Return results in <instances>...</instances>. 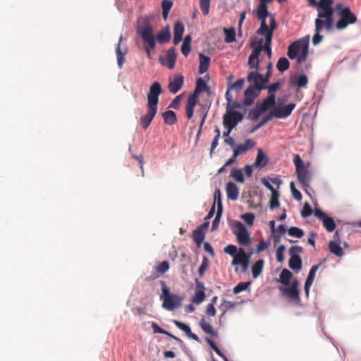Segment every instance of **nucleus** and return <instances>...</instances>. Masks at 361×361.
<instances>
[{
    "instance_id": "09e8293b",
    "label": "nucleus",
    "mask_w": 361,
    "mask_h": 361,
    "mask_svg": "<svg viewBox=\"0 0 361 361\" xmlns=\"http://www.w3.org/2000/svg\"><path fill=\"white\" fill-rule=\"evenodd\" d=\"M209 265V261L207 257H203L201 265L198 269V274L200 277L203 276L205 271L208 269Z\"/></svg>"
},
{
    "instance_id": "f03ea898",
    "label": "nucleus",
    "mask_w": 361,
    "mask_h": 361,
    "mask_svg": "<svg viewBox=\"0 0 361 361\" xmlns=\"http://www.w3.org/2000/svg\"><path fill=\"white\" fill-rule=\"evenodd\" d=\"M137 32L142 41L147 44L145 51L147 57L151 58V50L156 47V38L154 35L153 27L147 17H142L138 19Z\"/></svg>"
},
{
    "instance_id": "a19ab883",
    "label": "nucleus",
    "mask_w": 361,
    "mask_h": 361,
    "mask_svg": "<svg viewBox=\"0 0 361 361\" xmlns=\"http://www.w3.org/2000/svg\"><path fill=\"white\" fill-rule=\"evenodd\" d=\"M289 66H290L289 61L285 57L280 58L278 60L277 63H276L277 69L281 73L288 70L289 68Z\"/></svg>"
},
{
    "instance_id": "f704fd0d",
    "label": "nucleus",
    "mask_w": 361,
    "mask_h": 361,
    "mask_svg": "<svg viewBox=\"0 0 361 361\" xmlns=\"http://www.w3.org/2000/svg\"><path fill=\"white\" fill-rule=\"evenodd\" d=\"M264 261L263 259L257 260L252 267V273L254 279L257 278L262 272Z\"/></svg>"
},
{
    "instance_id": "37998d69",
    "label": "nucleus",
    "mask_w": 361,
    "mask_h": 361,
    "mask_svg": "<svg viewBox=\"0 0 361 361\" xmlns=\"http://www.w3.org/2000/svg\"><path fill=\"white\" fill-rule=\"evenodd\" d=\"M225 42L226 43H231L235 41V30L233 27L229 29H224Z\"/></svg>"
},
{
    "instance_id": "13d9d810",
    "label": "nucleus",
    "mask_w": 361,
    "mask_h": 361,
    "mask_svg": "<svg viewBox=\"0 0 361 361\" xmlns=\"http://www.w3.org/2000/svg\"><path fill=\"white\" fill-rule=\"evenodd\" d=\"M224 252L234 257L238 254V250L234 245H228L224 250Z\"/></svg>"
},
{
    "instance_id": "a211bd4d",
    "label": "nucleus",
    "mask_w": 361,
    "mask_h": 361,
    "mask_svg": "<svg viewBox=\"0 0 361 361\" xmlns=\"http://www.w3.org/2000/svg\"><path fill=\"white\" fill-rule=\"evenodd\" d=\"M242 119L243 115L241 113L236 111H228L224 116L223 124L224 127L233 126V128Z\"/></svg>"
},
{
    "instance_id": "473e14b6",
    "label": "nucleus",
    "mask_w": 361,
    "mask_h": 361,
    "mask_svg": "<svg viewBox=\"0 0 361 361\" xmlns=\"http://www.w3.org/2000/svg\"><path fill=\"white\" fill-rule=\"evenodd\" d=\"M162 117L164 123L167 125L171 126L177 122L176 113L171 110H168L162 114Z\"/></svg>"
},
{
    "instance_id": "393cba45",
    "label": "nucleus",
    "mask_w": 361,
    "mask_h": 361,
    "mask_svg": "<svg viewBox=\"0 0 361 361\" xmlns=\"http://www.w3.org/2000/svg\"><path fill=\"white\" fill-rule=\"evenodd\" d=\"M323 28H325V26H323L322 22L320 21V20L319 19H315V34L314 35L312 38V43L314 45L319 44L323 39V36L320 35V32H322Z\"/></svg>"
},
{
    "instance_id": "c85d7f7f",
    "label": "nucleus",
    "mask_w": 361,
    "mask_h": 361,
    "mask_svg": "<svg viewBox=\"0 0 361 361\" xmlns=\"http://www.w3.org/2000/svg\"><path fill=\"white\" fill-rule=\"evenodd\" d=\"M269 162L268 157L264 153L262 149H258L257 155L255 159V166L257 168H263L267 165Z\"/></svg>"
},
{
    "instance_id": "a878e982",
    "label": "nucleus",
    "mask_w": 361,
    "mask_h": 361,
    "mask_svg": "<svg viewBox=\"0 0 361 361\" xmlns=\"http://www.w3.org/2000/svg\"><path fill=\"white\" fill-rule=\"evenodd\" d=\"M226 190L228 200L234 201L238 199L239 195V189L235 183L232 182L228 183L226 185Z\"/></svg>"
},
{
    "instance_id": "5701e85b",
    "label": "nucleus",
    "mask_w": 361,
    "mask_h": 361,
    "mask_svg": "<svg viewBox=\"0 0 361 361\" xmlns=\"http://www.w3.org/2000/svg\"><path fill=\"white\" fill-rule=\"evenodd\" d=\"M255 145V142L250 139H247L244 144H240L236 146L233 149L234 158L238 156L245 153L247 150L252 148Z\"/></svg>"
},
{
    "instance_id": "e2e57ef3",
    "label": "nucleus",
    "mask_w": 361,
    "mask_h": 361,
    "mask_svg": "<svg viewBox=\"0 0 361 361\" xmlns=\"http://www.w3.org/2000/svg\"><path fill=\"white\" fill-rule=\"evenodd\" d=\"M205 341L219 357H223V353L219 350L216 343L212 339L206 337Z\"/></svg>"
},
{
    "instance_id": "4468645a",
    "label": "nucleus",
    "mask_w": 361,
    "mask_h": 361,
    "mask_svg": "<svg viewBox=\"0 0 361 361\" xmlns=\"http://www.w3.org/2000/svg\"><path fill=\"white\" fill-rule=\"evenodd\" d=\"M259 5L256 11H253V13L256 15L257 18L262 23H267L266 19L269 18V25H270L271 17L275 18L274 15L270 13L268 11L267 3L271 2L272 0H259Z\"/></svg>"
},
{
    "instance_id": "58836bf2",
    "label": "nucleus",
    "mask_w": 361,
    "mask_h": 361,
    "mask_svg": "<svg viewBox=\"0 0 361 361\" xmlns=\"http://www.w3.org/2000/svg\"><path fill=\"white\" fill-rule=\"evenodd\" d=\"M329 250L331 253L335 255L337 257H342L343 255V252L341 245L334 241H330L329 244Z\"/></svg>"
},
{
    "instance_id": "e433bc0d",
    "label": "nucleus",
    "mask_w": 361,
    "mask_h": 361,
    "mask_svg": "<svg viewBox=\"0 0 361 361\" xmlns=\"http://www.w3.org/2000/svg\"><path fill=\"white\" fill-rule=\"evenodd\" d=\"M192 238L197 246H200L204 239V231L201 228H197L193 231Z\"/></svg>"
},
{
    "instance_id": "9b49d317",
    "label": "nucleus",
    "mask_w": 361,
    "mask_h": 361,
    "mask_svg": "<svg viewBox=\"0 0 361 361\" xmlns=\"http://www.w3.org/2000/svg\"><path fill=\"white\" fill-rule=\"evenodd\" d=\"M163 92L161 85L159 82H154L149 87L147 95V107L158 109L159 97Z\"/></svg>"
},
{
    "instance_id": "4d7b16f0",
    "label": "nucleus",
    "mask_w": 361,
    "mask_h": 361,
    "mask_svg": "<svg viewBox=\"0 0 361 361\" xmlns=\"http://www.w3.org/2000/svg\"><path fill=\"white\" fill-rule=\"evenodd\" d=\"M250 285V282H240L233 288V293L238 294L245 290Z\"/></svg>"
},
{
    "instance_id": "5fc2aeb1",
    "label": "nucleus",
    "mask_w": 361,
    "mask_h": 361,
    "mask_svg": "<svg viewBox=\"0 0 361 361\" xmlns=\"http://www.w3.org/2000/svg\"><path fill=\"white\" fill-rule=\"evenodd\" d=\"M319 265H320V264H318L314 265L311 267L305 282L310 283H313L314 279L315 273L318 270Z\"/></svg>"
},
{
    "instance_id": "c03bdc74",
    "label": "nucleus",
    "mask_w": 361,
    "mask_h": 361,
    "mask_svg": "<svg viewBox=\"0 0 361 361\" xmlns=\"http://www.w3.org/2000/svg\"><path fill=\"white\" fill-rule=\"evenodd\" d=\"M244 83L245 80L243 78H240L235 82L228 85V91L233 90L235 92H239L242 90Z\"/></svg>"
},
{
    "instance_id": "7ed1b4c3",
    "label": "nucleus",
    "mask_w": 361,
    "mask_h": 361,
    "mask_svg": "<svg viewBox=\"0 0 361 361\" xmlns=\"http://www.w3.org/2000/svg\"><path fill=\"white\" fill-rule=\"evenodd\" d=\"M309 42L310 37L308 35L293 42L288 48V56L290 59L297 58L298 63H302L307 58Z\"/></svg>"
},
{
    "instance_id": "2eb2a0df",
    "label": "nucleus",
    "mask_w": 361,
    "mask_h": 361,
    "mask_svg": "<svg viewBox=\"0 0 361 361\" xmlns=\"http://www.w3.org/2000/svg\"><path fill=\"white\" fill-rule=\"evenodd\" d=\"M250 257L251 254L245 252L244 249L240 247L238 249V254L234 256L231 264L233 266L240 264L243 271H246L250 264Z\"/></svg>"
},
{
    "instance_id": "dca6fc26",
    "label": "nucleus",
    "mask_w": 361,
    "mask_h": 361,
    "mask_svg": "<svg viewBox=\"0 0 361 361\" xmlns=\"http://www.w3.org/2000/svg\"><path fill=\"white\" fill-rule=\"evenodd\" d=\"M298 281H293L289 287H280L281 293L294 301H300V293L298 290Z\"/></svg>"
},
{
    "instance_id": "6e6d98bb",
    "label": "nucleus",
    "mask_w": 361,
    "mask_h": 361,
    "mask_svg": "<svg viewBox=\"0 0 361 361\" xmlns=\"http://www.w3.org/2000/svg\"><path fill=\"white\" fill-rule=\"evenodd\" d=\"M234 306H235L234 302H231V301H227V300H223L222 304L221 305V307H220V308L223 311V313L221 315V317H223L228 310L233 308Z\"/></svg>"
},
{
    "instance_id": "79ce46f5",
    "label": "nucleus",
    "mask_w": 361,
    "mask_h": 361,
    "mask_svg": "<svg viewBox=\"0 0 361 361\" xmlns=\"http://www.w3.org/2000/svg\"><path fill=\"white\" fill-rule=\"evenodd\" d=\"M280 206L279 202V191L271 193V197L269 201V207L271 209H274Z\"/></svg>"
},
{
    "instance_id": "c756f323",
    "label": "nucleus",
    "mask_w": 361,
    "mask_h": 361,
    "mask_svg": "<svg viewBox=\"0 0 361 361\" xmlns=\"http://www.w3.org/2000/svg\"><path fill=\"white\" fill-rule=\"evenodd\" d=\"M151 326H152V328L153 329L154 333L165 334V335L172 338L173 339H174L175 341H176L177 342H178L180 343H183L181 339H180L179 338H178L176 336H173V334H171L169 331L161 329V327L159 326V325L157 323L152 322V324H151Z\"/></svg>"
},
{
    "instance_id": "a18cd8bd",
    "label": "nucleus",
    "mask_w": 361,
    "mask_h": 361,
    "mask_svg": "<svg viewBox=\"0 0 361 361\" xmlns=\"http://www.w3.org/2000/svg\"><path fill=\"white\" fill-rule=\"evenodd\" d=\"M205 298V292L203 290H196L194 296L192 298V302L200 304Z\"/></svg>"
},
{
    "instance_id": "ddd939ff",
    "label": "nucleus",
    "mask_w": 361,
    "mask_h": 361,
    "mask_svg": "<svg viewBox=\"0 0 361 361\" xmlns=\"http://www.w3.org/2000/svg\"><path fill=\"white\" fill-rule=\"evenodd\" d=\"M302 247L300 246H292L289 250L290 257L289 259L288 265L293 270H299L302 267V260L299 256V253L302 252Z\"/></svg>"
},
{
    "instance_id": "3c124183",
    "label": "nucleus",
    "mask_w": 361,
    "mask_h": 361,
    "mask_svg": "<svg viewBox=\"0 0 361 361\" xmlns=\"http://www.w3.org/2000/svg\"><path fill=\"white\" fill-rule=\"evenodd\" d=\"M288 233L290 236L296 237L298 238L304 235V232L301 228L295 226H292L288 230Z\"/></svg>"
},
{
    "instance_id": "864d4df0",
    "label": "nucleus",
    "mask_w": 361,
    "mask_h": 361,
    "mask_svg": "<svg viewBox=\"0 0 361 361\" xmlns=\"http://www.w3.org/2000/svg\"><path fill=\"white\" fill-rule=\"evenodd\" d=\"M286 232V228L285 225L281 224L279 225L275 231V234L274 235L275 242H279L281 239L282 235H283Z\"/></svg>"
},
{
    "instance_id": "412c9836",
    "label": "nucleus",
    "mask_w": 361,
    "mask_h": 361,
    "mask_svg": "<svg viewBox=\"0 0 361 361\" xmlns=\"http://www.w3.org/2000/svg\"><path fill=\"white\" fill-rule=\"evenodd\" d=\"M170 267L169 262L168 261H163L155 267L154 271L151 276L146 278L147 281H152L159 278L160 276L165 274Z\"/></svg>"
},
{
    "instance_id": "72a5a7b5",
    "label": "nucleus",
    "mask_w": 361,
    "mask_h": 361,
    "mask_svg": "<svg viewBox=\"0 0 361 361\" xmlns=\"http://www.w3.org/2000/svg\"><path fill=\"white\" fill-rule=\"evenodd\" d=\"M200 326L206 334H211L213 336H217V332L214 329L212 324L204 319L200 320Z\"/></svg>"
},
{
    "instance_id": "4be33fe9",
    "label": "nucleus",
    "mask_w": 361,
    "mask_h": 361,
    "mask_svg": "<svg viewBox=\"0 0 361 361\" xmlns=\"http://www.w3.org/2000/svg\"><path fill=\"white\" fill-rule=\"evenodd\" d=\"M157 113V109L147 107V113L140 118V125L144 129L148 128Z\"/></svg>"
},
{
    "instance_id": "f8f14e48",
    "label": "nucleus",
    "mask_w": 361,
    "mask_h": 361,
    "mask_svg": "<svg viewBox=\"0 0 361 361\" xmlns=\"http://www.w3.org/2000/svg\"><path fill=\"white\" fill-rule=\"evenodd\" d=\"M235 228L234 233L238 244L241 246L249 245L251 242V238L245 226L242 222L237 221L235 224Z\"/></svg>"
},
{
    "instance_id": "39448f33",
    "label": "nucleus",
    "mask_w": 361,
    "mask_h": 361,
    "mask_svg": "<svg viewBox=\"0 0 361 361\" xmlns=\"http://www.w3.org/2000/svg\"><path fill=\"white\" fill-rule=\"evenodd\" d=\"M209 90V86L206 82L202 78H199L196 80V87L193 94L189 96L186 106L185 113L186 116L188 119H190L193 116L194 107L197 102V96L200 93Z\"/></svg>"
},
{
    "instance_id": "49530a36",
    "label": "nucleus",
    "mask_w": 361,
    "mask_h": 361,
    "mask_svg": "<svg viewBox=\"0 0 361 361\" xmlns=\"http://www.w3.org/2000/svg\"><path fill=\"white\" fill-rule=\"evenodd\" d=\"M231 176L233 178H234L237 182L243 183L244 182V176L241 169H233L231 171Z\"/></svg>"
},
{
    "instance_id": "f3484780",
    "label": "nucleus",
    "mask_w": 361,
    "mask_h": 361,
    "mask_svg": "<svg viewBox=\"0 0 361 361\" xmlns=\"http://www.w3.org/2000/svg\"><path fill=\"white\" fill-rule=\"evenodd\" d=\"M295 104L293 103L288 104L286 106H281L278 105L276 107H275L274 109H272L270 112L271 115L273 116V118H286L288 117L293 110L295 109Z\"/></svg>"
},
{
    "instance_id": "6ab92c4d",
    "label": "nucleus",
    "mask_w": 361,
    "mask_h": 361,
    "mask_svg": "<svg viewBox=\"0 0 361 361\" xmlns=\"http://www.w3.org/2000/svg\"><path fill=\"white\" fill-rule=\"evenodd\" d=\"M262 90L257 88L254 86L249 85V87L245 91V99L243 104L245 106H249L252 105L255 99L259 95L260 92Z\"/></svg>"
},
{
    "instance_id": "6e6552de",
    "label": "nucleus",
    "mask_w": 361,
    "mask_h": 361,
    "mask_svg": "<svg viewBox=\"0 0 361 361\" xmlns=\"http://www.w3.org/2000/svg\"><path fill=\"white\" fill-rule=\"evenodd\" d=\"M275 103V94H269L261 103H257L255 107L250 111L247 118L252 121L257 120L264 112L274 106Z\"/></svg>"
},
{
    "instance_id": "b1692460",
    "label": "nucleus",
    "mask_w": 361,
    "mask_h": 361,
    "mask_svg": "<svg viewBox=\"0 0 361 361\" xmlns=\"http://www.w3.org/2000/svg\"><path fill=\"white\" fill-rule=\"evenodd\" d=\"M173 323L177 328L185 332L189 338L200 342L199 337L191 331L190 327L188 325L178 320H173Z\"/></svg>"
},
{
    "instance_id": "9d476101",
    "label": "nucleus",
    "mask_w": 361,
    "mask_h": 361,
    "mask_svg": "<svg viewBox=\"0 0 361 361\" xmlns=\"http://www.w3.org/2000/svg\"><path fill=\"white\" fill-rule=\"evenodd\" d=\"M317 5L318 17L316 19L322 22L323 26L327 31H331L334 26V8L332 6H323L319 4Z\"/></svg>"
},
{
    "instance_id": "cd10ccee",
    "label": "nucleus",
    "mask_w": 361,
    "mask_h": 361,
    "mask_svg": "<svg viewBox=\"0 0 361 361\" xmlns=\"http://www.w3.org/2000/svg\"><path fill=\"white\" fill-rule=\"evenodd\" d=\"M185 28L180 22H177L174 26L173 44L177 45L182 40Z\"/></svg>"
},
{
    "instance_id": "0e129e2a",
    "label": "nucleus",
    "mask_w": 361,
    "mask_h": 361,
    "mask_svg": "<svg viewBox=\"0 0 361 361\" xmlns=\"http://www.w3.org/2000/svg\"><path fill=\"white\" fill-rule=\"evenodd\" d=\"M241 218L250 226L253 225L255 215L252 213H246L241 216Z\"/></svg>"
},
{
    "instance_id": "8fccbe9b",
    "label": "nucleus",
    "mask_w": 361,
    "mask_h": 361,
    "mask_svg": "<svg viewBox=\"0 0 361 361\" xmlns=\"http://www.w3.org/2000/svg\"><path fill=\"white\" fill-rule=\"evenodd\" d=\"M217 204V209H220V211H223V205L221 202V194L219 189H216L214 195V204Z\"/></svg>"
},
{
    "instance_id": "f257e3e1",
    "label": "nucleus",
    "mask_w": 361,
    "mask_h": 361,
    "mask_svg": "<svg viewBox=\"0 0 361 361\" xmlns=\"http://www.w3.org/2000/svg\"><path fill=\"white\" fill-rule=\"evenodd\" d=\"M262 40L257 43L255 42L251 43L253 51L249 56L247 65L250 68L254 69V71L248 73L247 80L250 83V85L260 90H264L267 89V86L263 81L262 75L259 73L260 60L259 57L262 51Z\"/></svg>"
},
{
    "instance_id": "ea45409f",
    "label": "nucleus",
    "mask_w": 361,
    "mask_h": 361,
    "mask_svg": "<svg viewBox=\"0 0 361 361\" xmlns=\"http://www.w3.org/2000/svg\"><path fill=\"white\" fill-rule=\"evenodd\" d=\"M322 221L328 232H332L335 230L336 223L331 217L326 216Z\"/></svg>"
},
{
    "instance_id": "680f3d73",
    "label": "nucleus",
    "mask_w": 361,
    "mask_h": 361,
    "mask_svg": "<svg viewBox=\"0 0 361 361\" xmlns=\"http://www.w3.org/2000/svg\"><path fill=\"white\" fill-rule=\"evenodd\" d=\"M205 341L219 357H223V353L219 350L216 343L212 339L206 337Z\"/></svg>"
},
{
    "instance_id": "bf43d9fd",
    "label": "nucleus",
    "mask_w": 361,
    "mask_h": 361,
    "mask_svg": "<svg viewBox=\"0 0 361 361\" xmlns=\"http://www.w3.org/2000/svg\"><path fill=\"white\" fill-rule=\"evenodd\" d=\"M290 190H291V192H292V195H293V197L298 201H300L302 200V194L300 193V192L297 190L295 187V183L294 182H291L290 183Z\"/></svg>"
},
{
    "instance_id": "1a4fd4ad",
    "label": "nucleus",
    "mask_w": 361,
    "mask_h": 361,
    "mask_svg": "<svg viewBox=\"0 0 361 361\" xmlns=\"http://www.w3.org/2000/svg\"><path fill=\"white\" fill-rule=\"evenodd\" d=\"M162 294L160 296L163 300V307L168 310H173L180 305V298L171 294L164 281H161Z\"/></svg>"
},
{
    "instance_id": "c9c22d12",
    "label": "nucleus",
    "mask_w": 361,
    "mask_h": 361,
    "mask_svg": "<svg viewBox=\"0 0 361 361\" xmlns=\"http://www.w3.org/2000/svg\"><path fill=\"white\" fill-rule=\"evenodd\" d=\"M159 43L168 42L171 39V32L168 27L160 30L159 34L155 37Z\"/></svg>"
},
{
    "instance_id": "774afa93",
    "label": "nucleus",
    "mask_w": 361,
    "mask_h": 361,
    "mask_svg": "<svg viewBox=\"0 0 361 361\" xmlns=\"http://www.w3.org/2000/svg\"><path fill=\"white\" fill-rule=\"evenodd\" d=\"M280 86V82H276L274 83H272L269 86H267V88L268 90V92L269 94H274L275 92L279 89Z\"/></svg>"
},
{
    "instance_id": "2f4dec72",
    "label": "nucleus",
    "mask_w": 361,
    "mask_h": 361,
    "mask_svg": "<svg viewBox=\"0 0 361 361\" xmlns=\"http://www.w3.org/2000/svg\"><path fill=\"white\" fill-rule=\"evenodd\" d=\"M167 63L166 66L169 69H173L176 61V54L175 48H170L166 53Z\"/></svg>"
},
{
    "instance_id": "bb28decb",
    "label": "nucleus",
    "mask_w": 361,
    "mask_h": 361,
    "mask_svg": "<svg viewBox=\"0 0 361 361\" xmlns=\"http://www.w3.org/2000/svg\"><path fill=\"white\" fill-rule=\"evenodd\" d=\"M123 40V36L121 35L119 37V42L117 45L116 53L117 55V62L118 66L120 68H121L125 63V55L127 54V48H125L123 50L121 49V42Z\"/></svg>"
},
{
    "instance_id": "338daca9",
    "label": "nucleus",
    "mask_w": 361,
    "mask_h": 361,
    "mask_svg": "<svg viewBox=\"0 0 361 361\" xmlns=\"http://www.w3.org/2000/svg\"><path fill=\"white\" fill-rule=\"evenodd\" d=\"M222 212H223V211H220V209H217L216 216L212 222V230L216 229L217 228V226H219L220 219L222 215Z\"/></svg>"
},
{
    "instance_id": "603ef678",
    "label": "nucleus",
    "mask_w": 361,
    "mask_h": 361,
    "mask_svg": "<svg viewBox=\"0 0 361 361\" xmlns=\"http://www.w3.org/2000/svg\"><path fill=\"white\" fill-rule=\"evenodd\" d=\"M211 0H200V7L204 16H207L209 13Z\"/></svg>"
},
{
    "instance_id": "4c0bfd02",
    "label": "nucleus",
    "mask_w": 361,
    "mask_h": 361,
    "mask_svg": "<svg viewBox=\"0 0 361 361\" xmlns=\"http://www.w3.org/2000/svg\"><path fill=\"white\" fill-rule=\"evenodd\" d=\"M292 277V272L288 269H284L280 274L279 281L284 286H288Z\"/></svg>"
},
{
    "instance_id": "69168bd1",
    "label": "nucleus",
    "mask_w": 361,
    "mask_h": 361,
    "mask_svg": "<svg viewBox=\"0 0 361 361\" xmlns=\"http://www.w3.org/2000/svg\"><path fill=\"white\" fill-rule=\"evenodd\" d=\"M285 249V245H281L276 250V259L279 262H283L284 260L283 252Z\"/></svg>"
},
{
    "instance_id": "423d86ee",
    "label": "nucleus",
    "mask_w": 361,
    "mask_h": 361,
    "mask_svg": "<svg viewBox=\"0 0 361 361\" xmlns=\"http://www.w3.org/2000/svg\"><path fill=\"white\" fill-rule=\"evenodd\" d=\"M336 8L338 13L339 20L336 23L337 30L345 29L348 25L357 22V16L351 11L349 7H343L342 4H337Z\"/></svg>"
},
{
    "instance_id": "052dcab7",
    "label": "nucleus",
    "mask_w": 361,
    "mask_h": 361,
    "mask_svg": "<svg viewBox=\"0 0 361 361\" xmlns=\"http://www.w3.org/2000/svg\"><path fill=\"white\" fill-rule=\"evenodd\" d=\"M312 214V209L310 205L309 204V203L305 202L303 206V208L300 212L301 216L303 218H307V217L310 216Z\"/></svg>"
},
{
    "instance_id": "de8ad7c7",
    "label": "nucleus",
    "mask_w": 361,
    "mask_h": 361,
    "mask_svg": "<svg viewBox=\"0 0 361 361\" xmlns=\"http://www.w3.org/2000/svg\"><path fill=\"white\" fill-rule=\"evenodd\" d=\"M308 82V78L306 75L301 74L300 75L296 80L294 82V85L298 86V87H305Z\"/></svg>"
},
{
    "instance_id": "0eeeda50",
    "label": "nucleus",
    "mask_w": 361,
    "mask_h": 361,
    "mask_svg": "<svg viewBox=\"0 0 361 361\" xmlns=\"http://www.w3.org/2000/svg\"><path fill=\"white\" fill-rule=\"evenodd\" d=\"M293 163L295 166V173L298 182L302 187H308L311 181V173L308 169V165L304 163L298 154L294 156Z\"/></svg>"
},
{
    "instance_id": "20e7f679",
    "label": "nucleus",
    "mask_w": 361,
    "mask_h": 361,
    "mask_svg": "<svg viewBox=\"0 0 361 361\" xmlns=\"http://www.w3.org/2000/svg\"><path fill=\"white\" fill-rule=\"evenodd\" d=\"M276 27V22L274 18L271 17L270 25H267V23H262L260 24L259 28L257 30V33L260 35H263L265 37V44L262 47V50L267 54L269 58L270 59L271 56V40L273 37L274 31ZM263 39H261L260 41ZM263 42H262V44Z\"/></svg>"
},
{
    "instance_id": "aec40b11",
    "label": "nucleus",
    "mask_w": 361,
    "mask_h": 361,
    "mask_svg": "<svg viewBox=\"0 0 361 361\" xmlns=\"http://www.w3.org/2000/svg\"><path fill=\"white\" fill-rule=\"evenodd\" d=\"M184 77L181 74H176L174 78L170 80L168 89L173 94L177 93L183 87Z\"/></svg>"
},
{
    "instance_id": "7c9ffc66",
    "label": "nucleus",
    "mask_w": 361,
    "mask_h": 361,
    "mask_svg": "<svg viewBox=\"0 0 361 361\" xmlns=\"http://www.w3.org/2000/svg\"><path fill=\"white\" fill-rule=\"evenodd\" d=\"M209 63L210 58L203 54H200L199 73L200 74L205 73L208 70Z\"/></svg>"
}]
</instances>
